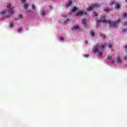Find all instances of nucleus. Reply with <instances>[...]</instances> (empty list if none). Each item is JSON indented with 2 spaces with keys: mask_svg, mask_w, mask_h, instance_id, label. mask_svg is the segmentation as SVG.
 <instances>
[{
  "mask_svg": "<svg viewBox=\"0 0 127 127\" xmlns=\"http://www.w3.org/2000/svg\"><path fill=\"white\" fill-rule=\"evenodd\" d=\"M106 46H108L109 48H112V45L111 44H104V45H100L99 44H96L95 46H94L92 51L93 53H98L97 56L98 57H102L103 56V50H104V48L106 47Z\"/></svg>",
  "mask_w": 127,
  "mask_h": 127,
  "instance_id": "obj_1",
  "label": "nucleus"
},
{
  "mask_svg": "<svg viewBox=\"0 0 127 127\" xmlns=\"http://www.w3.org/2000/svg\"><path fill=\"white\" fill-rule=\"evenodd\" d=\"M97 22H104V23H108L110 27H112V28H117V26L119 22L121 21V19L119 18L117 21L116 22H112L111 20H107L105 18H101V20H98L96 21Z\"/></svg>",
  "mask_w": 127,
  "mask_h": 127,
  "instance_id": "obj_2",
  "label": "nucleus"
},
{
  "mask_svg": "<svg viewBox=\"0 0 127 127\" xmlns=\"http://www.w3.org/2000/svg\"><path fill=\"white\" fill-rule=\"evenodd\" d=\"M7 7L8 8V10H5V11H1L0 13V14H3V17H9V16L10 14H12V13H14L13 12V6L11 3H9L7 5Z\"/></svg>",
  "mask_w": 127,
  "mask_h": 127,
  "instance_id": "obj_3",
  "label": "nucleus"
},
{
  "mask_svg": "<svg viewBox=\"0 0 127 127\" xmlns=\"http://www.w3.org/2000/svg\"><path fill=\"white\" fill-rule=\"evenodd\" d=\"M83 14H84L85 15H87V12H83V10H80L78 12H77V13L76 14V15L77 16H79L80 15H83Z\"/></svg>",
  "mask_w": 127,
  "mask_h": 127,
  "instance_id": "obj_4",
  "label": "nucleus"
},
{
  "mask_svg": "<svg viewBox=\"0 0 127 127\" xmlns=\"http://www.w3.org/2000/svg\"><path fill=\"white\" fill-rule=\"evenodd\" d=\"M72 4V1L71 0H68L67 3L65 4L66 7H69L70 5Z\"/></svg>",
  "mask_w": 127,
  "mask_h": 127,
  "instance_id": "obj_5",
  "label": "nucleus"
},
{
  "mask_svg": "<svg viewBox=\"0 0 127 127\" xmlns=\"http://www.w3.org/2000/svg\"><path fill=\"white\" fill-rule=\"evenodd\" d=\"M92 6L94 8H99V7H101V5L99 4H93Z\"/></svg>",
  "mask_w": 127,
  "mask_h": 127,
  "instance_id": "obj_6",
  "label": "nucleus"
},
{
  "mask_svg": "<svg viewBox=\"0 0 127 127\" xmlns=\"http://www.w3.org/2000/svg\"><path fill=\"white\" fill-rule=\"evenodd\" d=\"M82 23L84 25L85 27H87V23L86 22V19H82L81 20Z\"/></svg>",
  "mask_w": 127,
  "mask_h": 127,
  "instance_id": "obj_7",
  "label": "nucleus"
},
{
  "mask_svg": "<svg viewBox=\"0 0 127 127\" xmlns=\"http://www.w3.org/2000/svg\"><path fill=\"white\" fill-rule=\"evenodd\" d=\"M116 62L117 64H120V63H122V60L120 59V57L119 56H117Z\"/></svg>",
  "mask_w": 127,
  "mask_h": 127,
  "instance_id": "obj_8",
  "label": "nucleus"
},
{
  "mask_svg": "<svg viewBox=\"0 0 127 127\" xmlns=\"http://www.w3.org/2000/svg\"><path fill=\"white\" fill-rule=\"evenodd\" d=\"M78 28H79V26H78V25L73 26L71 28V30H72V31H74V30H76L78 29Z\"/></svg>",
  "mask_w": 127,
  "mask_h": 127,
  "instance_id": "obj_9",
  "label": "nucleus"
},
{
  "mask_svg": "<svg viewBox=\"0 0 127 127\" xmlns=\"http://www.w3.org/2000/svg\"><path fill=\"white\" fill-rule=\"evenodd\" d=\"M29 6V4H28V3H25L23 5V7L24 9H26V8H28Z\"/></svg>",
  "mask_w": 127,
  "mask_h": 127,
  "instance_id": "obj_10",
  "label": "nucleus"
},
{
  "mask_svg": "<svg viewBox=\"0 0 127 127\" xmlns=\"http://www.w3.org/2000/svg\"><path fill=\"white\" fill-rule=\"evenodd\" d=\"M121 7V5L119 3H115V8H120Z\"/></svg>",
  "mask_w": 127,
  "mask_h": 127,
  "instance_id": "obj_11",
  "label": "nucleus"
},
{
  "mask_svg": "<svg viewBox=\"0 0 127 127\" xmlns=\"http://www.w3.org/2000/svg\"><path fill=\"white\" fill-rule=\"evenodd\" d=\"M46 14V13H45V11H43L41 13V16H42V17H44V15H45Z\"/></svg>",
  "mask_w": 127,
  "mask_h": 127,
  "instance_id": "obj_12",
  "label": "nucleus"
},
{
  "mask_svg": "<svg viewBox=\"0 0 127 127\" xmlns=\"http://www.w3.org/2000/svg\"><path fill=\"white\" fill-rule=\"evenodd\" d=\"M89 34H90V35H91V36H93L95 35V33H94L93 31H90L89 32Z\"/></svg>",
  "mask_w": 127,
  "mask_h": 127,
  "instance_id": "obj_13",
  "label": "nucleus"
},
{
  "mask_svg": "<svg viewBox=\"0 0 127 127\" xmlns=\"http://www.w3.org/2000/svg\"><path fill=\"white\" fill-rule=\"evenodd\" d=\"M107 57H108L109 60H112V59H113V57L112 56H111V55H108L107 56Z\"/></svg>",
  "mask_w": 127,
  "mask_h": 127,
  "instance_id": "obj_14",
  "label": "nucleus"
},
{
  "mask_svg": "<svg viewBox=\"0 0 127 127\" xmlns=\"http://www.w3.org/2000/svg\"><path fill=\"white\" fill-rule=\"evenodd\" d=\"M104 11H106V12H109V11H110V9L107 8H104Z\"/></svg>",
  "mask_w": 127,
  "mask_h": 127,
  "instance_id": "obj_15",
  "label": "nucleus"
},
{
  "mask_svg": "<svg viewBox=\"0 0 127 127\" xmlns=\"http://www.w3.org/2000/svg\"><path fill=\"white\" fill-rule=\"evenodd\" d=\"M115 3V1H112L110 3L109 5L110 6H113V5Z\"/></svg>",
  "mask_w": 127,
  "mask_h": 127,
  "instance_id": "obj_16",
  "label": "nucleus"
},
{
  "mask_svg": "<svg viewBox=\"0 0 127 127\" xmlns=\"http://www.w3.org/2000/svg\"><path fill=\"white\" fill-rule=\"evenodd\" d=\"M32 8L33 9V10H36V9L35 8V6H34V5L33 4L32 5Z\"/></svg>",
  "mask_w": 127,
  "mask_h": 127,
  "instance_id": "obj_17",
  "label": "nucleus"
},
{
  "mask_svg": "<svg viewBox=\"0 0 127 127\" xmlns=\"http://www.w3.org/2000/svg\"><path fill=\"white\" fill-rule=\"evenodd\" d=\"M22 30V28H18L17 29V32H20V31H21Z\"/></svg>",
  "mask_w": 127,
  "mask_h": 127,
  "instance_id": "obj_18",
  "label": "nucleus"
},
{
  "mask_svg": "<svg viewBox=\"0 0 127 127\" xmlns=\"http://www.w3.org/2000/svg\"><path fill=\"white\" fill-rule=\"evenodd\" d=\"M87 10H92V9H93V7H88V8H87Z\"/></svg>",
  "mask_w": 127,
  "mask_h": 127,
  "instance_id": "obj_19",
  "label": "nucleus"
},
{
  "mask_svg": "<svg viewBox=\"0 0 127 127\" xmlns=\"http://www.w3.org/2000/svg\"><path fill=\"white\" fill-rule=\"evenodd\" d=\"M127 13H124V14L123 15V18H126V17H127Z\"/></svg>",
  "mask_w": 127,
  "mask_h": 127,
  "instance_id": "obj_20",
  "label": "nucleus"
},
{
  "mask_svg": "<svg viewBox=\"0 0 127 127\" xmlns=\"http://www.w3.org/2000/svg\"><path fill=\"white\" fill-rule=\"evenodd\" d=\"M83 56L85 58H88V57H89V54L84 55Z\"/></svg>",
  "mask_w": 127,
  "mask_h": 127,
  "instance_id": "obj_21",
  "label": "nucleus"
},
{
  "mask_svg": "<svg viewBox=\"0 0 127 127\" xmlns=\"http://www.w3.org/2000/svg\"><path fill=\"white\" fill-rule=\"evenodd\" d=\"M69 22V19H66V20L64 21V23H68Z\"/></svg>",
  "mask_w": 127,
  "mask_h": 127,
  "instance_id": "obj_22",
  "label": "nucleus"
},
{
  "mask_svg": "<svg viewBox=\"0 0 127 127\" xmlns=\"http://www.w3.org/2000/svg\"><path fill=\"white\" fill-rule=\"evenodd\" d=\"M9 25L10 27H12V26H13V24L12 23H10Z\"/></svg>",
  "mask_w": 127,
  "mask_h": 127,
  "instance_id": "obj_23",
  "label": "nucleus"
},
{
  "mask_svg": "<svg viewBox=\"0 0 127 127\" xmlns=\"http://www.w3.org/2000/svg\"><path fill=\"white\" fill-rule=\"evenodd\" d=\"M77 9V7H74L73 9H72V11H76V10Z\"/></svg>",
  "mask_w": 127,
  "mask_h": 127,
  "instance_id": "obj_24",
  "label": "nucleus"
},
{
  "mask_svg": "<svg viewBox=\"0 0 127 127\" xmlns=\"http://www.w3.org/2000/svg\"><path fill=\"white\" fill-rule=\"evenodd\" d=\"M122 31L123 32H127V29H123Z\"/></svg>",
  "mask_w": 127,
  "mask_h": 127,
  "instance_id": "obj_25",
  "label": "nucleus"
},
{
  "mask_svg": "<svg viewBox=\"0 0 127 127\" xmlns=\"http://www.w3.org/2000/svg\"><path fill=\"white\" fill-rule=\"evenodd\" d=\"M25 1H26V0H21V2H22V3H24Z\"/></svg>",
  "mask_w": 127,
  "mask_h": 127,
  "instance_id": "obj_26",
  "label": "nucleus"
},
{
  "mask_svg": "<svg viewBox=\"0 0 127 127\" xmlns=\"http://www.w3.org/2000/svg\"><path fill=\"white\" fill-rule=\"evenodd\" d=\"M101 37L103 38V39H105L106 38V35H101Z\"/></svg>",
  "mask_w": 127,
  "mask_h": 127,
  "instance_id": "obj_27",
  "label": "nucleus"
},
{
  "mask_svg": "<svg viewBox=\"0 0 127 127\" xmlns=\"http://www.w3.org/2000/svg\"><path fill=\"white\" fill-rule=\"evenodd\" d=\"M124 26L127 28V22L124 23Z\"/></svg>",
  "mask_w": 127,
  "mask_h": 127,
  "instance_id": "obj_28",
  "label": "nucleus"
},
{
  "mask_svg": "<svg viewBox=\"0 0 127 127\" xmlns=\"http://www.w3.org/2000/svg\"><path fill=\"white\" fill-rule=\"evenodd\" d=\"M94 14L95 15V16H98V13H96V12H94Z\"/></svg>",
  "mask_w": 127,
  "mask_h": 127,
  "instance_id": "obj_29",
  "label": "nucleus"
},
{
  "mask_svg": "<svg viewBox=\"0 0 127 127\" xmlns=\"http://www.w3.org/2000/svg\"><path fill=\"white\" fill-rule=\"evenodd\" d=\"M60 39H61V40L62 41H64V38L63 37H61V38H60Z\"/></svg>",
  "mask_w": 127,
  "mask_h": 127,
  "instance_id": "obj_30",
  "label": "nucleus"
},
{
  "mask_svg": "<svg viewBox=\"0 0 127 127\" xmlns=\"http://www.w3.org/2000/svg\"><path fill=\"white\" fill-rule=\"evenodd\" d=\"M19 18H22V15L20 14L19 15Z\"/></svg>",
  "mask_w": 127,
  "mask_h": 127,
  "instance_id": "obj_31",
  "label": "nucleus"
},
{
  "mask_svg": "<svg viewBox=\"0 0 127 127\" xmlns=\"http://www.w3.org/2000/svg\"><path fill=\"white\" fill-rule=\"evenodd\" d=\"M124 58H125V59H127V56H126L124 57Z\"/></svg>",
  "mask_w": 127,
  "mask_h": 127,
  "instance_id": "obj_32",
  "label": "nucleus"
},
{
  "mask_svg": "<svg viewBox=\"0 0 127 127\" xmlns=\"http://www.w3.org/2000/svg\"><path fill=\"white\" fill-rule=\"evenodd\" d=\"M85 43H86V44H87L88 41H86V42H85Z\"/></svg>",
  "mask_w": 127,
  "mask_h": 127,
  "instance_id": "obj_33",
  "label": "nucleus"
},
{
  "mask_svg": "<svg viewBox=\"0 0 127 127\" xmlns=\"http://www.w3.org/2000/svg\"><path fill=\"white\" fill-rule=\"evenodd\" d=\"M27 11L28 12L30 11V10H27Z\"/></svg>",
  "mask_w": 127,
  "mask_h": 127,
  "instance_id": "obj_34",
  "label": "nucleus"
},
{
  "mask_svg": "<svg viewBox=\"0 0 127 127\" xmlns=\"http://www.w3.org/2000/svg\"><path fill=\"white\" fill-rule=\"evenodd\" d=\"M125 48H126V49H127V46L125 47Z\"/></svg>",
  "mask_w": 127,
  "mask_h": 127,
  "instance_id": "obj_35",
  "label": "nucleus"
},
{
  "mask_svg": "<svg viewBox=\"0 0 127 127\" xmlns=\"http://www.w3.org/2000/svg\"><path fill=\"white\" fill-rule=\"evenodd\" d=\"M126 2H127V0H126Z\"/></svg>",
  "mask_w": 127,
  "mask_h": 127,
  "instance_id": "obj_36",
  "label": "nucleus"
},
{
  "mask_svg": "<svg viewBox=\"0 0 127 127\" xmlns=\"http://www.w3.org/2000/svg\"><path fill=\"white\" fill-rule=\"evenodd\" d=\"M66 16H67L65 15V17H66Z\"/></svg>",
  "mask_w": 127,
  "mask_h": 127,
  "instance_id": "obj_37",
  "label": "nucleus"
}]
</instances>
